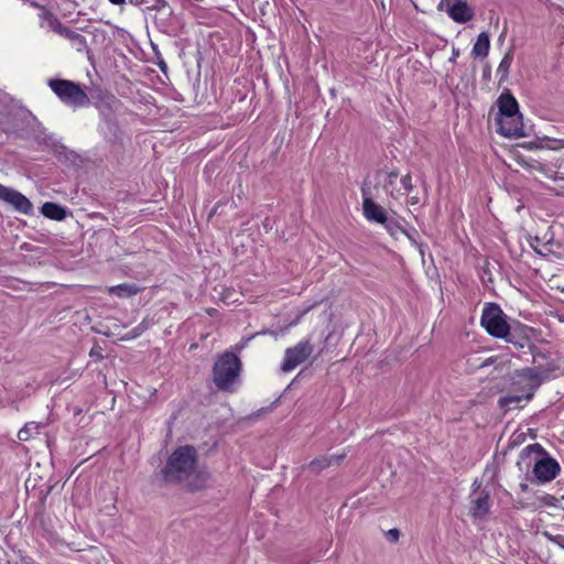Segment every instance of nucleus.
I'll return each mask as SVG.
<instances>
[{
  "label": "nucleus",
  "mask_w": 564,
  "mask_h": 564,
  "mask_svg": "<svg viewBox=\"0 0 564 564\" xmlns=\"http://www.w3.org/2000/svg\"><path fill=\"white\" fill-rule=\"evenodd\" d=\"M161 474L165 482H186L191 490L202 489L208 479L207 473L197 469V452L192 445L177 447L170 455Z\"/></svg>",
  "instance_id": "1"
},
{
  "label": "nucleus",
  "mask_w": 564,
  "mask_h": 564,
  "mask_svg": "<svg viewBox=\"0 0 564 564\" xmlns=\"http://www.w3.org/2000/svg\"><path fill=\"white\" fill-rule=\"evenodd\" d=\"M480 324L492 337L505 339L507 343L513 344L518 348L530 346L528 337H522L519 340L516 339L514 334L510 330L506 314L496 303L485 304Z\"/></svg>",
  "instance_id": "2"
},
{
  "label": "nucleus",
  "mask_w": 564,
  "mask_h": 564,
  "mask_svg": "<svg viewBox=\"0 0 564 564\" xmlns=\"http://www.w3.org/2000/svg\"><path fill=\"white\" fill-rule=\"evenodd\" d=\"M241 361L234 352L226 351L218 357L213 367V379L221 391H234V384L239 379Z\"/></svg>",
  "instance_id": "3"
},
{
  "label": "nucleus",
  "mask_w": 564,
  "mask_h": 564,
  "mask_svg": "<svg viewBox=\"0 0 564 564\" xmlns=\"http://www.w3.org/2000/svg\"><path fill=\"white\" fill-rule=\"evenodd\" d=\"M51 89L66 105L85 106L89 102L87 94L74 82L66 79H51Z\"/></svg>",
  "instance_id": "4"
},
{
  "label": "nucleus",
  "mask_w": 564,
  "mask_h": 564,
  "mask_svg": "<svg viewBox=\"0 0 564 564\" xmlns=\"http://www.w3.org/2000/svg\"><path fill=\"white\" fill-rule=\"evenodd\" d=\"M313 351L314 347L310 337L300 340L293 347L286 348L281 364V370L283 372H290L294 370L297 366L307 360Z\"/></svg>",
  "instance_id": "5"
},
{
  "label": "nucleus",
  "mask_w": 564,
  "mask_h": 564,
  "mask_svg": "<svg viewBox=\"0 0 564 564\" xmlns=\"http://www.w3.org/2000/svg\"><path fill=\"white\" fill-rule=\"evenodd\" d=\"M561 471L557 460L549 455L544 449L538 462L534 463L532 475L535 482L546 484L553 480Z\"/></svg>",
  "instance_id": "6"
},
{
  "label": "nucleus",
  "mask_w": 564,
  "mask_h": 564,
  "mask_svg": "<svg viewBox=\"0 0 564 564\" xmlns=\"http://www.w3.org/2000/svg\"><path fill=\"white\" fill-rule=\"evenodd\" d=\"M552 371L553 367L550 366H534L523 368L519 372L520 377L530 380L525 387V401H530L533 398L535 390L544 380L550 378Z\"/></svg>",
  "instance_id": "7"
},
{
  "label": "nucleus",
  "mask_w": 564,
  "mask_h": 564,
  "mask_svg": "<svg viewBox=\"0 0 564 564\" xmlns=\"http://www.w3.org/2000/svg\"><path fill=\"white\" fill-rule=\"evenodd\" d=\"M47 15L51 29L58 35L67 39L76 51L85 52L88 50L87 41L84 35L62 24L61 21L52 13H48Z\"/></svg>",
  "instance_id": "8"
},
{
  "label": "nucleus",
  "mask_w": 564,
  "mask_h": 564,
  "mask_svg": "<svg viewBox=\"0 0 564 564\" xmlns=\"http://www.w3.org/2000/svg\"><path fill=\"white\" fill-rule=\"evenodd\" d=\"M543 452L544 447L539 443L530 444L522 448L516 463L519 471L529 478L530 473L534 470V463L539 460Z\"/></svg>",
  "instance_id": "9"
},
{
  "label": "nucleus",
  "mask_w": 564,
  "mask_h": 564,
  "mask_svg": "<svg viewBox=\"0 0 564 564\" xmlns=\"http://www.w3.org/2000/svg\"><path fill=\"white\" fill-rule=\"evenodd\" d=\"M497 124L498 132L503 137L522 138L527 135L521 115H517L514 118L498 117Z\"/></svg>",
  "instance_id": "10"
},
{
  "label": "nucleus",
  "mask_w": 564,
  "mask_h": 564,
  "mask_svg": "<svg viewBox=\"0 0 564 564\" xmlns=\"http://www.w3.org/2000/svg\"><path fill=\"white\" fill-rule=\"evenodd\" d=\"M121 106V101L112 95L101 98L97 104V109L99 111L101 122L109 119H117V112L120 110Z\"/></svg>",
  "instance_id": "11"
},
{
  "label": "nucleus",
  "mask_w": 564,
  "mask_h": 564,
  "mask_svg": "<svg viewBox=\"0 0 564 564\" xmlns=\"http://www.w3.org/2000/svg\"><path fill=\"white\" fill-rule=\"evenodd\" d=\"M362 212L367 220L382 224L387 221V214L383 207L378 205L372 198L364 195L362 199Z\"/></svg>",
  "instance_id": "12"
},
{
  "label": "nucleus",
  "mask_w": 564,
  "mask_h": 564,
  "mask_svg": "<svg viewBox=\"0 0 564 564\" xmlns=\"http://www.w3.org/2000/svg\"><path fill=\"white\" fill-rule=\"evenodd\" d=\"M345 457L346 453L330 456H321L310 462L303 468H307L312 474L318 475L332 465H339Z\"/></svg>",
  "instance_id": "13"
},
{
  "label": "nucleus",
  "mask_w": 564,
  "mask_h": 564,
  "mask_svg": "<svg viewBox=\"0 0 564 564\" xmlns=\"http://www.w3.org/2000/svg\"><path fill=\"white\" fill-rule=\"evenodd\" d=\"M99 131L108 142L119 143L122 141L123 131L117 119L100 122Z\"/></svg>",
  "instance_id": "14"
},
{
  "label": "nucleus",
  "mask_w": 564,
  "mask_h": 564,
  "mask_svg": "<svg viewBox=\"0 0 564 564\" xmlns=\"http://www.w3.org/2000/svg\"><path fill=\"white\" fill-rule=\"evenodd\" d=\"M135 7H144L147 10H155L163 19H169L173 10L165 0H129Z\"/></svg>",
  "instance_id": "15"
},
{
  "label": "nucleus",
  "mask_w": 564,
  "mask_h": 564,
  "mask_svg": "<svg viewBox=\"0 0 564 564\" xmlns=\"http://www.w3.org/2000/svg\"><path fill=\"white\" fill-rule=\"evenodd\" d=\"M490 510V496L487 491H481L480 495L471 501L470 516L474 519L485 518Z\"/></svg>",
  "instance_id": "16"
},
{
  "label": "nucleus",
  "mask_w": 564,
  "mask_h": 564,
  "mask_svg": "<svg viewBox=\"0 0 564 564\" xmlns=\"http://www.w3.org/2000/svg\"><path fill=\"white\" fill-rule=\"evenodd\" d=\"M446 12L457 23H466L474 18V10L468 6V2L449 7Z\"/></svg>",
  "instance_id": "17"
},
{
  "label": "nucleus",
  "mask_w": 564,
  "mask_h": 564,
  "mask_svg": "<svg viewBox=\"0 0 564 564\" xmlns=\"http://www.w3.org/2000/svg\"><path fill=\"white\" fill-rule=\"evenodd\" d=\"M520 115L519 105L517 99L511 95H501L499 97V116L498 117H509L514 118V116Z\"/></svg>",
  "instance_id": "18"
},
{
  "label": "nucleus",
  "mask_w": 564,
  "mask_h": 564,
  "mask_svg": "<svg viewBox=\"0 0 564 564\" xmlns=\"http://www.w3.org/2000/svg\"><path fill=\"white\" fill-rule=\"evenodd\" d=\"M41 213L46 218L58 221L65 219L66 217V209L61 205L52 202L44 203L41 207Z\"/></svg>",
  "instance_id": "19"
},
{
  "label": "nucleus",
  "mask_w": 564,
  "mask_h": 564,
  "mask_svg": "<svg viewBox=\"0 0 564 564\" xmlns=\"http://www.w3.org/2000/svg\"><path fill=\"white\" fill-rule=\"evenodd\" d=\"M490 48V39L487 32H481L473 46L471 55L475 57H487Z\"/></svg>",
  "instance_id": "20"
},
{
  "label": "nucleus",
  "mask_w": 564,
  "mask_h": 564,
  "mask_svg": "<svg viewBox=\"0 0 564 564\" xmlns=\"http://www.w3.org/2000/svg\"><path fill=\"white\" fill-rule=\"evenodd\" d=\"M140 291L141 288L133 283H122L108 289L110 294L117 295L118 297H131L137 295Z\"/></svg>",
  "instance_id": "21"
},
{
  "label": "nucleus",
  "mask_w": 564,
  "mask_h": 564,
  "mask_svg": "<svg viewBox=\"0 0 564 564\" xmlns=\"http://www.w3.org/2000/svg\"><path fill=\"white\" fill-rule=\"evenodd\" d=\"M10 206L14 208V210L23 214V215H32L33 205L30 199L20 192H17L15 198L11 202Z\"/></svg>",
  "instance_id": "22"
},
{
  "label": "nucleus",
  "mask_w": 564,
  "mask_h": 564,
  "mask_svg": "<svg viewBox=\"0 0 564 564\" xmlns=\"http://www.w3.org/2000/svg\"><path fill=\"white\" fill-rule=\"evenodd\" d=\"M512 61L513 53L512 51H508L502 57L497 68V76L499 77V83H502L508 78Z\"/></svg>",
  "instance_id": "23"
},
{
  "label": "nucleus",
  "mask_w": 564,
  "mask_h": 564,
  "mask_svg": "<svg viewBox=\"0 0 564 564\" xmlns=\"http://www.w3.org/2000/svg\"><path fill=\"white\" fill-rule=\"evenodd\" d=\"M525 401V391L522 394H507L499 399L500 408L509 410L511 405H518L520 402Z\"/></svg>",
  "instance_id": "24"
},
{
  "label": "nucleus",
  "mask_w": 564,
  "mask_h": 564,
  "mask_svg": "<svg viewBox=\"0 0 564 564\" xmlns=\"http://www.w3.org/2000/svg\"><path fill=\"white\" fill-rule=\"evenodd\" d=\"M17 189L0 184V200L10 205L13 198H15Z\"/></svg>",
  "instance_id": "25"
},
{
  "label": "nucleus",
  "mask_w": 564,
  "mask_h": 564,
  "mask_svg": "<svg viewBox=\"0 0 564 564\" xmlns=\"http://www.w3.org/2000/svg\"><path fill=\"white\" fill-rule=\"evenodd\" d=\"M381 225L384 226V228L388 230V232L391 236H397L399 232L403 231V228L400 227V225L393 220L387 217V221L382 223Z\"/></svg>",
  "instance_id": "26"
},
{
  "label": "nucleus",
  "mask_w": 564,
  "mask_h": 564,
  "mask_svg": "<svg viewBox=\"0 0 564 564\" xmlns=\"http://www.w3.org/2000/svg\"><path fill=\"white\" fill-rule=\"evenodd\" d=\"M399 176V173L397 171H391L387 174V180L384 183V188L388 191L389 187H392L395 183L397 178Z\"/></svg>",
  "instance_id": "27"
},
{
  "label": "nucleus",
  "mask_w": 564,
  "mask_h": 564,
  "mask_svg": "<svg viewBox=\"0 0 564 564\" xmlns=\"http://www.w3.org/2000/svg\"><path fill=\"white\" fill-rule=\"evenodd\" d=\"M401 185L406 192H411L413 189L412 177L410 174L401 177Z\"/></svg>",
  "instance_id": "28"
},
{
  "label": "nucleus",
  "mask_w": 564,
  "mask_h": 564,
  "mask_svg": "<svg viewBox=\"0 0 564 564\" xmlns=\"http://www.w3.org/2000/svg\"><path fill=\"white\" fill-rule=\"evenodd\" d=\"M468 0H441L440 7L445 6V8H449L457 4L467 3Z\"/></svg>",
  "instance_id": "29"
},
{
  "label": "nucleus",
  "mask_w": 564,
  "mask_h": 564,
  "mask_svg": "<svg viewBox=\"0 0 564 564\" xmlns=\"http://www.w3.org/2000/svg\"><path fill=\"white\" fill-rule=\"evenodd\" d=\"M90 357L95 358L96 360H102V348L100 346H95L91 348L89 352Z\"/></svg>",
  "instance_id": "30"
},
{
  "label": "nucleus",
  "mask_w": 564,
  "mask_h": 564,
  "mask_svg": "<svg viewBox=\"0 0 564 564\" xmlns=\"http://www.w3.org/2000/svg\"><path fill=\"white\" fill-rule=\"evenodd\" d=\"M402 234H404V235L409 238V240L412 242V245H413L414 247H416V248L420 250L421 254L423 256L422 245H420V243L415 240V238L413 237V235H412L411 232H409V231L404 230V229H403Z\"/></svg>",
  "instance_id": "31"
},
{
  "label": "nucleus",
  "mask_w": 564,
  "mask_h": 564,
  "mask_svg": "<svg viewBox=\"0 0 564 564\" xmlns=\"http://www.w3.org/2000/svg\"><path fill=\"white\" fill-rule=\"evenodd\" d=\"M29 436H30V429L25 425L24 427H22L19 431L18 437H19L20 441H28Z\"/></svg>",
  "instance_id": "32"
},
{
  "label": "nucleus",
  "mask_w": 564,
  "mask_h": 564,
  "mask_svg": "<svg viewBox=\"0 0 564 564\" xmlns=\"http://www.w3.org/2000/svg\"><path fill=\"white\" fill-rule=\"evenodd\" d=\"M550 540L560 545L562 549H564V535L557 534L555 536H550Z\"/></svg>",
  "instance_id": "33"
},
{
  "label": "nucleus",
  "mask_w": 564,
  "mask_h": 564,
  "mask_svg": "<svg viewBox=\"0 0 564 564\" xmlns=\"http://www.w3.org/2000/svg\"><path fill=\"white\" fill-rule=\"evenodd\" d=\"M399 536H400V532L398 529H391L388 531V538L391 541H398Z\"/></svg>",
  "instance_id": "34"
},
{
  "label": "nucleus",
  "mask_w": 564,
  "mask_h": 564,
  "mask_svg": "<svg viewBox=\"0 0 564 564\" xmlns=\"http://www.w3.org/2000/svg\"><path fill=\"white\" fill-rule=\"evenodd\" d=\"M408 203L411 204V205H415V204L419 203V197L411 196V197H409Z\"/></svg>",
  "instance_id": "35"
},
{
  "label": "nucleus",
  "mask_w": 564,
  "mask_h": 564,
  "mask_svg": "<svg viewBox=\"0 0 564 564\" xmlns=\"http://www.w3.org/2000/svg\"><path fill=\"white\" fill-rule=\"evenodd\" d=\"M111 4L122 6L126 3V0H108Z\"/></svg>",
  "instance_id": "36"
},
{
  "label": "nucleus",
  "mask_w": 564,
  "mask_h": 564,
  "mask_svg": "<svg viewBox=\"0 0 564 564\" xmlns=\"http://www.w3.org/2000/svg\"><path fill=\"white\" fill-rule=\"evenodd\" d=\"M458 54H459L458 50L454 48L453 50V56H452L451 61H454L458 56Z\"/></svg>",
  "instance_id": "37"
},
{
  "label": "nucleus",
  "mask_w": 564,
  "mask_h": 564,
  "mask_svg": "<svg viewBox=\"0 0 564 564\" xmlns=\"http://www.w3.org/2000/svg\"><path fill=\"white\" fill-rule=\"evenodd\" d=\"M0 129L4 132H8L9 129L4 126V123L2 121H0Z\"/></svg>",
  "instance_id": "38"
},
{
  "label": "nucleus",
  "mask_w": 564,
  "mask_h": 564,
  "mask_svg": "<svg viewBox=\"0 0 564 564\" xmlns=\"http://www.w3.org/2000/svg\"><path fill=\"white\" fill-rule=\"evenodd\" d=\"M520 488H521L522 491H525V490H528V485L527 484H521Z\"/></svg>",
  "instance_id": "39"
},
{
  "label": "nucleus",
  "mask_w": 564,
  "mask_h": 564,
  "mask_svg": "<svg viewBox=\"0 0 564 564\" xmlns=\"http://www.w3.org/2000/svg\"><path fill=\"white\" fill-rule=\"evenodd\" d=\"M552 499H554V497H553V496H551V495H546V496L544 497V500H545L546 502H549V500H552Z\"/></svg>",
  "instance_id": "40"
},
{
  "label": "nucleus",
  "mask_w": 564,
  "mask_h": 564,
  "mask_svg": "<svg viewBox=\"0 0 564 564\" xmlns=\"http://www.w3.org/2000/svg\"><path fill=\"white\" fill-rule=\"evenodd\" d=\"M532 356H533V362H535V361H536V357H538V356H541V357H542V354H540V352H539V354H534V352H532Z\"/></svg>",
  "instance_id": "41"
},
{
  "label": "nucleus",
  "mask_w": 564,
  "mask_h": 564,
  "mask_svg": "<svg viewBox=\"0 0 564 564\" xmlns=\"http://www.w3.org/2000/svg\"><path fill=\"white\" fill-rule=\"evenodd\" d=\"M31 6H32L33 8H40V4H39L37 2H35V1H32V2H31Z\"/></svg>",
  "instance_id": "42"
},
{
  "label": "nucleus",
  "mask_w": 564,
  "mask_h": 564,
  "mask_svg": "<svg viewBox=\"0 0 564 564\" xmlns=\"http://www.w3.org/2000/svg\"><path fill=\"white\" fill-rule=\"evenodd\" d=\"M473 487L475 488V490H477L479 488V484H477V481H474Z\"/></svg>",
  "instance_id": "43"
},
{
  "label": "nucleus",
  "mask_w": 564,
  "mask_h": 564,
  "mask_svg": "<svg viewBox=\"0 0 564 564\" xmlns=\"http://www.w3.org/2000/svg\"><path fill=\"white\" fill-rule=\"evenodd\" d=\"M560 142L563 143V145H564V140H560Z\"/></svg>",
  "instance_id": "44"
}]
</instances>
